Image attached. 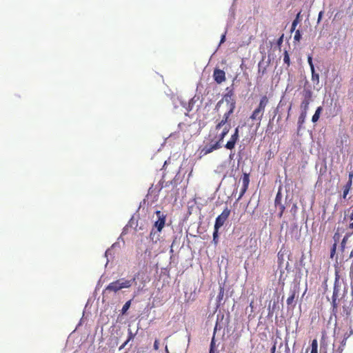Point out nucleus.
Listing matches in <instances>:
<instances>
[{"instance_id":"46","label":"nucleus","mask_w":353,"mask_h":353,"mask_svg":"<svg viewBox=\"0 0 353 353\" xmlns=\"http://www.w3.org/2000/svg\"><path fill=\"white\" fill-rule=\"evenodd\" d=\"M295 29H296V27H294V26H293V25L292 24V27H291V30H290V31H291V32H293V31H294V30H295Z\"/></svg>"},{"instance_id":"7","label":"nucleus","mask_w":353,"mask_h":353,"mask_svg":"<svg viewBox=\"0 0 353 353\" xmlns=\"http://www.w3.org/2000/svg\"><path fill=\"white\" fill-rule=\"evenodd\" d=\"M299 293V285H294V287L290 289V296L287 299V304L288 305H290L294 303V299L298 296Z\"/></svg>"},{"instance_id":"35","label":"nucleus","mask_w":353,"mask_h":353,"mask_svg":"<svg viewBox=\"0 0 353 353\" xmlns=\"http://www.w3.org/2000/svg\"><path fill=\"white\" fill-rule=\"evenodd\" d=\"M347 228L349 230H352V233L351 234H353V221H350V224L348 225Z\"/></svg>"},{"instance_id":"3","label":"nucleus","mask_w":353,"mask_h":353,"mask_svg":"<svg viewBox=\"0 0 353 353\" xmlns=\"http://www.w3.org/2000/svg\"><path fill=\"white\" fill-rule=\"evenodd\" d=\"M136 277L134 276L131 280H127L124 278L118 279L110 283L106 288L105 291L117 292L123 288H128L132 286V283L135 282Z\"/></svg>"},{"instance_id":"11","label":"nucleus","mask_w":353,"mask_h":353,"mask_svg":"<svg viewBox=\"0 0 353 353\" xmlns=\"http://www.w3.org/2000/svg\"><path fill=\"white\" fill-rule=\"evenodd\" d=\"M307 113L301 112L298 119V130H301L307 117Z\"/></svg>"},{"instance_id":"28","label":"nucleus","mask_w":353,"mask_h":353,"mask_svg":"<svg viewBox=\"0 0 353 353\" xmlns=\"http://www.w3.org/2000/svg\"><path fill=\"white\" fill-rule=\"evenodd\" d=\"M347 238H348V236L346 235L343 237V239H342L341 241V250L342 251H344V249H345V244H346V241L347 240Z\"/></svg>"},{"instance_id":"18","label":"nucleus","mask_w":353,"mask_h":353,"mask_svg":"<svg viewBox=\"0 0 353 353\" xmlns=\"http://www.w3.org/2000/svg\"><path fill=\"white\" fill-rule=\"evenodd\" d=\"M311 346V353H318V342L316 339L312 340Z\"/></svg>"},{"instance_id":"36","label":"nucleus","mask_w":353,"mask_h":353,"mask_svg":"<svg viewBox=\"0 0 353 353\" xmlns=\"http://www.w3.org/2000/svg\"><path fill=\"white\" fill-rule=\"evenodd\" d=\"M277 207H279V211H281V212H284L285 209V208L284 205H283V204H281V205H279Z\"/></svg>"},{"instance_id":"54","label":"nucleus","mask_w":353,"mask_h":353,"mask_svg":"<svg viewBox=\"0 0 353 353\" xmlns=\"http://www.w3.org/2000/svg\"><path fill=\"white\" fill-rule=\"evenodd\" d=\"M165 350H166V353H170V352H168V347H165Z\"/></svg>"},{"instance_id":"10","label":"nucleus","mask_w":353,"mask_h":353,"mask_svg":"<svg viewBox=\"0 0 353 353\" xmlns=\"http://www.w3.org/2000/svg\"><path fill=\"white\" fill-rule=\"evenodd\" d=\"M241 180H242V187L241 189L240 197L242 196L248 190L249 183H250L249 174L244 173Z\"/></svg>"},{"instance_id":"41","label":"nucleus","mask_w":353,"mask_h":353,"mask_svg":"<svg viewBox=\"0 0 353 353\" xmlns=\"http://www.w3.org/2000/svg\"><path fill=\"white\" fill-rule=\"evenodd\" d=\"M218 326H219V322H218V321H216V325H215V327H214V332H216ZM214 334H215V333H214Z\"/></svg>"},{"instance_id":"5","label":"nucleus","mask_w":353,"mask_h":353,"mask_svg":"<svg viewBox=\"0 0 353 353\" xmlns=\"http://www.w3.org/2000/svg\"><path fill=\"white\" fill-rule=\"evenodd\" d=\"M340 272H341V267L335 266V279L334 283V290H333V303H335L336 297L338 296L339 292V280H340Z\"/></svg>"},{"instance_id":"15","label":"nucleus","mask_w":353,"mask_h":353,"mask_svg":"<svg viewBox=\"0 0 353 353\" xmlns=\"http://www.w3.org/2000/svg\"><path fill=\"white\" fill-rule=\"evenodd\" d=\"M351 187H352V185L350 184H348V183H346L344 186H343V194H342V197L343 199H345L347 194H349V192L351 189Z\"/></svg>"},{"instance_id":"31","label":"nucleus","mask_w":353,"mask_h":353,"mask_svg":"<svg viewBox=\"0 0 353 353\" xmlns=\"http://www.w3.org/2000/svg\"><path fill=\"white\" fill-rule=\"evenodd\" d=\"M353 172H350L348 174V181L347 183L352 185Z\"/></svg>"},{"instance_id":"52","label":"nucleus","mask_w":353,"mask_h":353,"mask_svg":"<svg viewBox=\"0 0 353 353\" xmlns=\"http://www.w3.org/2000/svg\"><path fill=\"white\" fill-rule=\"evenodd\" d=\"M220 104H221V101H219V102L217 103V104H216V106H219V105H220Z\"/></svg>"},{"instance_id":"20","label":"nucleus","mask_w":353,"mask_h":353,"mask_svg":"<svg viewBox=\"0 0 353 353\" xmlns=\"http://www.w3.org/2000/svg\"><path fill=\"white\" fill-rule=\"evenodd\" d=\"M345 219H347L350 221H353V208H350L347 210V213L345 214Z\"/></svg>"},{"instance_id":"53","label":"nucleus","mask_w":353,"mask_h":353,"mask_svg":"<svg viewBox=\"0 0 353 353\" xmlns=\"http://www.w3.org/2000/svg\"><path fill=\"white\" fill-rule=\"evenodd\" d=\"M254 245L256 246V240H255V239L254 240Z\"/></svg>"},{"instance_id":"32","label":"nucleus","mask_w":353,"mask_h":353,"mask_svg":"<svg viewBox=\"0 0 353 353\" xmlns=\"http://www.w3.org/2000/svg\"><path fill=\"white\" fill-rule=\"evenodd\" d=\"M319 117H320V115L317 114L316 113H314L312 117V121L313 123L317 122L319 119Z\"/></svg>"},{"instance_id":"14","label":"nucleus","mask_w":353,"mask_h":353,"mask_svg":"<svg viewBox=\"0 0 353 353\" xmlns=\"http://www.w3.org/2000/svg\"><path fill=\"white\" fill-rule=\"evenodd\" d=\"M303 99L307 101H312V92L310 89H304L303 92Z\"/></svg>"},{"instance_id":"29","label":"nucleus","mask_w":353,"mask_h":353,"mask_svg":"<svg viewBox=\"0 0 353 353\" xmlns=\"http://www.w3.org/2000/svg\"><path fill=\"white\" fill-rule=\"evenodd\" d=\"M301 34L300 30H296L295 34L294 36V39L296 41H299L301 40Z\"/></svg>"},{"instance_id":"42","label":"nucleus","mask_w":353,"mask_h":353,"mask_svg":"<svg viewBox=\"0 0 353 353\" xmlns=\"http://www.w3.org/2000/svg\"><path fill=\"white\" fill-rule=\"evenodd\" d=\"M221 74H222V81H225V72L222 70L221 72Z\"/></svg>"},{"instance_id":"43","label":"nucleus","mask_w":353,"mask_h":353,"mask_svg":"<svg viewBox=\"0 0 353 353\" xmlns=\"http://www.w3.org/2000/svg\"><path fill=\"white\" fill-rule=\"evenodd\" d=\"M283 214V212L279 211V213L278 214V216L279 218H281Z\"/></svg>"},{"instance_id":"8","label":"nucleus","mask_w":353,"mask_h":353,"mask_svg":"<svg viewBox=\"0 0 353 353\" xmlns=\"http://www.w3.org/2000/svg\"><path fill=\"white\" fill-rule=\"evenodd\" d=\"M239 139V128L235 129L234 133L232 135L230 140L227 142L225 147L227 149L232 150L234 148L235 143Z\"/></svg>"},{"instance_id":"24","label":"nucleus","mask_w":353,"mask_h":353,"mask_svg":"<svg viewBox=\"0 0 353 353\" xmlns=\"http://www.w3.org/2000/svg\"><path fill=\"white\" fill-rule=\"evenodd\" d=\"M130 304H131V301H127L123 306L122 307V310H121V312L123 314H125L128 310V309L130 308Z\"/></svg>"},{"instance_id":"38","label":"nucleus","mask_w":353,"mask_h":353,"mask_svg":"<svg viewBox=\"0 0 353 353\" xmlns=\"http://www.w3.org/2000/svg\"><path fill=\"white\" fill-rule=\"evenodd\" d=\"M323 14V11H321V12L319 13V16H318V22H319V21H320V20L321 19Z\"/></svg>"},{"instance_id":"47","label":"nucleus","mask_w":353,"mask_h":353,"mask_svg":"<svg viewBox=\"0 0 353 353\" xmlns=\"http://www.w3.org/2000/svg\"><path fill=\"white\" fill-rule=\"evenodd\" d=\"M221 41H222V43H223L225 42V35H222Z\"/></svg>"},{"instance_id":"16","label":"nucleus","mask_w":353,"mask_h":353,"mask_svg":"<svg viewBox=\"0 0 353 353\" xmlns=\"http://www.w3.org/2000/svg\"><path fill=\"white\" fill-rule=\"evenodd\" d=\"M214 78L218 83H221V69L219 68H216L214 71Z\"/></svg>"},{"instance_id":"22","label":"nucleus","mask_w":353,"mask_h":353,"mask_svg":"<svg viewBox=\"0 0 353 353\" xmlns=\"http://www.w3.org/2000/svg\"><path fill=\"white\" fill-rule=\"evenodd\" d=\"M230 214V210H228V208L224 209L222 211V225L223 224V221L225 220L229 216Z\"/></svg>"},{"instance_id":"45","label":"nucleus","mask_w":353,"mask_h":353,"mask_svg":"<svg viewBox=\"0 0 353 353\" xmlns=\"http://www.w3.org/2000/svg\"><path fill=\"white\" fill-rule=\"evenodd\" d=\"M337 352H338L339 353H342V352H343V348H342V347H339V348H338V350H337Z\"/></svg>"},{"instance_id":"27","label":"nucleus","mask_w":353,"mask_h":353,"mask_svg":"<svg viewBox=\"0 0 353 353\" xmlns=\"http://www.w3.org/2000/svg\"><path fill=\"white\" fill-rule=\"evenodd\" d=\"M214 348H215V342H214V335L212 339V341H211L209 353H214Z\"/></svg>"},{"instance_id":"44","label":"nucleus","mask_w":353,"mask_h":353,"mask_svg":"<svg viewBox=\"0 0 353 353\" xmlns=\"http://www.w3.org/2000/svg\"><path fill=\"white\" fill-rule=\"evenodd\" d=\"M296 208H297L296 204H294L292 208V210H294V211H296Z\"/></svg>"},{"instance_id":"13","label":"nucleus","mask_w":353,"mask_h":353,"mask_svg":"<svg viewBox=\"0 0 353 353\" xmlns=\"http://www.w3.org/2000/svg\"><path fill=\"white\" fill-rule=\"evenodd\" d=\"M310 102H311L310 101H307V100L302 101V102L301 103V112L307 114V111L309 109V105H310Z\"/></svg>"},{"instance_id":"21","label":"nucleus","mask_w":353,"mask_h":353,"mask_svg":"<svg viewBox=\"0 0 353 353\" xmlns=\"http://www.w3.org/2000/svg\"><path fill=\"white\" fill-rule=\"evenodd\" d=\"M312 72V80L314 82H316L319 83V74L315 72V69L314 70H311Z\"/></svg>"},{"instance_id":"49","label":"nucleus","mask_w":353,"mask_h":353,"mask_svg":"<svg viewBox=\"0 0 353 353\" xmlns=\"http://www.w3.org/2000/svg\"><path fill=\"white\" fill-rule=\"evenodd\" d=\"M225 134H226V132H222V135H221L222 139H223V137H225Z\"/></svg>"},{"instance_id":"6","label":"nucleus","mask_w":353,"mask_h":353,"mask_svg":"<svg viewBox=\"0 0 353 353\" xmlns=\"http://www.w3.org/2000/svg\"><path fill=\"white\" fill-rule=\"evenodd\" d=\"M155 213L158 219L154 222V228H157V232H161L165 226L166 215L160 210H157Z\"/></svg>"},{"instance_id":"9","label":"nucleus","mask_w":353,"mask_h":353,"mask_svg":"<svg viewBox=\"0 0 353 353\" xmlns=\"http://www.w3.org/2000/svg\"><path fill=\"white\" fill-rule=\"evenodd\" d=\"M221 227V215H219L216 219V222L214 225V231L213 233V242L216 245L219 243V235L218 231L219 228Z\"/></svg>"},{"instance_id":"34","label":"nucleus","mask_w":353,"mask_h":353,"mask_svg":"<svg viewBox=\"0 0 353 353\" xmlns=\"http://www.w3.org/2000/svg\"><path fill=\"white\" fill-rule=\"evenodd\" d=\"M322 111H323V108L321 106H319L316 108L315 113H316L319 115H321Z\"/></svg>"},{"instance_id":"1","label":"nucleus","mask_w":353,"mask_h":353,"mask_svg":"<svg viewBox=\"0 0 353 353\" xmlns=\"http://www.w3.org/2000/svg\"><path fill=\"white\" fill-rule=\"evenodd\" d=\"M269 103V99L266 95H263L260 98L258 105L254 109L250 119L253 121L257 122V126L261 125V121L263 117L265 110Z\"/></svg>"},{"instance_id":"50","label":"nucleus","mask_w":353,"mask_h":353,"mask_svg":"<svg viewBox=\"0 0 353 353\" xmlns=\"http://www.w3.org/2000/svg\"><path fill=\"white\" fill-rule=\"evenodd\" d=\"M221 127V123L216 124V128H219Z\"/></svg>"},{"instance_id":"19","label":"nucleus","mask_w":353,"mask_h":353,"mask_svg":"<svg viewBox=\"0 0 353 353\" xmlns=\"http://www.w3.org/2000/svg\"><path fill=\"white\" fill-rule=\"evenodd\" d=\"M283 62L287 64L288 67L290 65V59L287 50L283 52Z\"/></svg>"},{"instance_id":"30","label":"nucleus","mask_w":353,"mask_h":353,"mask_svg":"<svg viewBox=\"0 0 353 353\" xmlns=\"http://www.w3.org/2000/svg\"><path fill=\"white\" fill-rule=\"evenodd\" d=\"M307 62H308V64H309V65H310V67L311 70H314V64H313V62H312V56H311V55H309V56L307 57Z\"/></svg>"},{"instance_id":"26","label":"nucleus","mask_w":353,"mask_h":353,"mask_svg":"<svg viewBox=\"0 0 353 353\" xmlns=\"http://www.w3.org/2000/svg\"><path fill=\"white\" fill-rule=\"evenodd\" d=\"M300 16H301V12H299L296 16V18L294 19V20L292 22V25L294 27H296V26L298 25V23L300 22Z\"/></svg>"},{"instance_id":"23","label":"nucleus","mask_w":353,"mask_h":353,"mask_svg":"<svg viewBox=\"0 0 353 353\" xmlns=\"http://www.w3.org/2000/svg\"><path fill=\"white\" fill-rule=\"evenodd\" d=\"M274 204H275V207L277 208V206L279 205H281V194L280 192H278L276 194V198H275V200H274Z\"/></svg>"},{"instance_id":"2","label":"nucleus","mask_w":353,"mask_h":353,"mask_svg":"<svg viewBox=\"0 0 353 353\" xmlns=\"http://www.w3.org/2000/svg\"><path fill=\"white\" fill-rule=\"evenodd\" d=\"M211 137L212 134H210L209 137L204 141L205 145L200 148L201 156L206 155L219 148L221 137L215 136L214 138Z\"/></svg>"},{"instance_id":"39","label":"nucleus","mask_w":353,"mask_h":353,"mask_svg":"<svg viewBox=\"0 0 353 353\" xmlns=\"http://www.w3.org/2000/svg\"><path fill=\"white\" fill-rule=\"evenodd\" d=\"M276 351V343L273 345V346L271 348V353H275Z\"/></svg>"},{"instance_id":"40","label":"nucleus","mask_w":353,"mask_h":353,"mask_svg":"<svg viewBox=\"0 0 353 353\" xmlns=\"http://www.w3.org/2000/svg\"><path fill=\"white\" fill-rule=\"evenodd\" d=\"M283 255L281 254V252H279L278 253V259H279V260H281V261L283 260Z\"/></svg>"},{"instance_id":"25","label":"nucleus","mask_w":353,"mask_h":353,"mask_svg":"<svg viewBox=\"0 0 353 353\" xmlns=\"http://www.w3.org/2000/svg\"><path fill=\"white\" fill-rule=\"evenodd\" d=\"M336 246H337L336 243H334L331 248V250H330V258L331 259H333L334 255L336 254Z\"/></svg>"},{"instance_id":"17","label":"nucleus","mask_w":353,"mask_h":353,"mask_svg":"<svg viewBox=\"0 0 353 353\" xmlns=\"http://www.w3.org/2000/svg\"><path fill=\"white\" fill-rule=\"evenodd\" d=\"M134 334L130 330H128V337L125 342L120 347V350L123 348L130 341L132 340L134 338Z\"/></svg>"},{"instance_id":"12","label":"nucleus","mask_w":353,"mask_h":353,"mask_svg":"<svg viewBox=\"0 0 353 353\" xmlns=\"http://www.w3.org/2000/svg\"><path fill=\"white\" fill-rule=\"evenodd\" d=\"M159 232H157V230H155L153 228L150 233V239L153 242L157 243V241L159 239Z\"/></svg>"},{"instance_id":"48","label":"nucleus","mask_w":353,"mask_h":353,"mask_svg":"<svg viewBox=\"0 0 353 353\" xmlns=\"http://www.w3.org/2000/svg\"><path fill=\"white\" fill-rule=\"evenodd\" d=\"M217 299L221 300V292L217 295Z\"/></svg>"},{"instance_id":"4","label":"nucleus","mask_w":353,"mask_h":353,"mask_svg":"<svg viewBox=\"0 0 353 353\" xmlns=\"http://www.w3.org/2000/svg\"><path fill=\"white\" fill-rule=\"evenodd\" d=\"M226 90H227V92L225 94V95L222 98V102L223 101V100L226 102V105H227L228 111V112L225 113V114H224L225 121H223L222 119V125H223L225 123V122L227 121L230 114H232L233 112V111L235 108V104H236L232 90L229 89V88H228L226 89Z\"/></svg>"},{"instance_id":"33","label":"nucleus","mask_w":353,"mask_h":353,"mask_svg":"<svg viewBox=\"0 0 353 353\" xmlns=\"http://www.w3.org/2000/svg\"><path fill=\"white\" fill-rule=\"evenodd\" d=\"M153 347H154V349L155 350H159V340H158V339H156V340L154 341V346H153Z\"/></svg>"},{"instance_id":"37","label":"nucleus","mask_w":353,"mask_h":353,"mask_svg":"<svg viewBox=\"0 0 353 353\" xmlns=\"http://www.w3.org/2000/svg\"><path fill=\"white\" fill-rule=\"evenodd\" d=\"M283 34H282L280 38L278 39V41H277V43L278 45H281L283 42Z\"/></svg>"},{"instance_id":"51","label":"nucleus","mask_w":353,"mask_h":353,"mask_svg":"<svg viewBox=\"0 0 353 353\" xmlns=\"http://www.w3.org/2000/svg\"><path fill=\"white\" fill-rule=\"evenodd\" d=\"M351 290H351V294L353 296V285H352V286H351Z\"/></svg>"}]
</instances>
